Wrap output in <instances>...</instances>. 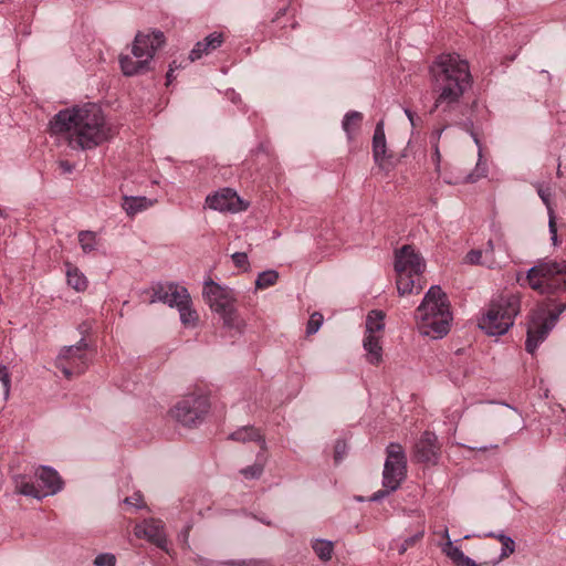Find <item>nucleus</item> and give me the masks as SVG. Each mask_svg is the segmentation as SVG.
<instances>
[{
    "instance_id": "50",
    "label": "nucleus",
    "mask_w": 566,
    "mask_h": 566,
    "mask_svg": "<svg viewBox=\"0 0 566 566\" xmlns=\"http://www.w3.org/2000/svg\"><path fill=\"white\" fill-rule=\"evenodd\" d=\"M172 73H174L172 65H169V70H168V72H167V74H166V81H167V83H166V84H167V85L171 84V83H172V81H174V78H175V77H174V75H172Z\"/></svg>"
},
{
    "instance_id": "29",
    "label": "nucleus",
    "mask_w": 566,
    "mask_h": 566,
    "mask_svg": "<svg viewBox=\"0 0 566 566\" xmlns=\"http://www.w3.org/2000/svg\"><path fill=\"white\" fill-rule=\"evenodd\" d=\"M361 119L363 114L356 111H350L344 116L342 127L349 140L353 139L354 133L358 129Z\"/></svg>"
},
{
    "instance_id": "33",
    "label": "nucleus",
    "mask_w": 566,
    "mask_h": 566,
    "mask_svg": "<svg viewBox=\"0 0 566 566\" xmlns=\"http://www.w3.org/2000/svg\"><path fill=\"white\" fill-rule=\"evenodd\" d=\"M78 242L84 253H91L97 249V235L93 231H81Z\"/></svg>"
},
{
    "instance_id": "25",
    "label": "nucleus",
    "mask_w": 566,
    "mask_h": 566,
    "mask_svg": "<svg viewBox=\"0 0 566 566\" xmlns=\"http://www.w3.org/2000/svg\"><path fill=\"white\" fill-rule=\"evenodd\" d=\"M537 193L548 209V214H549L548 229H549V233H551V240H552L553 244L556 245L558 242L557 226H556L554 211L549 206L551 190H549V188L539 187L537 189Z\"/></svg>"
},
{
    "instance_id": "23",
    "label": "nucleus",
    "mask_w": 566,
    "mask_h": 566,
    "mask_svg": "<svg viewBox=\"0 0 566 566\" xmlns=\"http://www.w3.org/2000/svg\"><path fill=\"white\" fill-rule=\"evenodd\" d=\"M229 438L240 442L258 441L261 443V447L265 449V440L261 436L260 431L252 426L242 427L235 430L229 436Z\"/></svg>"
},
{
    "instance_id": "1",
    "label": "nucleus",
    "mask_w": 566,
    "mask_h": 566,
    "mask_svg": "<svg viewBox=\"0 0 566 566\" xmlns=\"http://www.w3.org/2000/svg\"><path fill=\"white\" fill-rule=\"evenodd\" d=\"M430 75L436 96L431 112L439 111L447 125H464L469 112L464 94L473 83L469 63L458 54H442L431 64Z\"/></svg>"
},
{
    "instance_id": "27",
    "label": "nucleus",
    "mask_w": 566,
    "mask_h": 566,
    "mask_svg": "<svg viewBox=\"0 0 566 566\" xmlns=\"http://www.w3.org/2000/svg\"><path fill=\"white\" fill-rule=\"evenodd\" d=\"M177 310L184 325H195L198 321L197 312L192 308L191 296H189L185 302L180 301Z\"/></svg>"
},
{
    "instance_id": "36",
    "label": "nucleus",
    "mask_w": 566,
    "mask_h": 566,
    "mask_svg": "<svg viewBox=\"0 0 566 566\" xmlns=\"http://www.w3.org/2000/svg\"><path fill=\"white\" fill-rule=\"evenodd\" d=\"M0 388L1 394L4 400L9 398L10 395V386H11V379L10 375L7 371V367L0 364Z\"/></svg>"
},
{
    "instance_id": "45",
    "label": "nucleus",
    "mask_w": 566,
    "mask_h": 566,
    "mask_svg": "<svg viewBox=\"0 0 566 566\" xmlns=\"http://www.w3.org/2000/svg\"><path fill=\"white\" fill-rule=\"evenodd\" d=\"M423 536V531L421 532H418L417 534H415L413 536H410L408 538H406L403 541V543L400 545V547L398 548V553L400 555H402L403 553H406V551L413 546L419 539H421Z\"/></svg>"
},
{
    "instance_id": "30",
    "label": "nucleus",
    "mask_w": 566,
    "mask_h": 566,
    "mask_svg": "<svg viewBox=\"0 0 566 566\" xmlns=\"http://www.w3.org/2000/svg\"><path fill=\"white\" fill-rule=\"evenodd\" d=\"M385 314L381 311L373 310L368 313L366 318V333L368 334H376V332H380L385 327Z\"/></svg>"
},
{
    "instance_id": "39",
    "label": "nucleus",
    "mask_w": 566,
    "mask_h": 566,
    "mask_svg": "<svg viewBox=\"0 0 566 566\" xmlns=\"http://www.w3.org/2000/svg\"><path fill=\"white\" fill-rule=\"evenodd\" d=\"M448 125L446 124V126L441 129H437L432 133V147H433V160L436 163V166H437V169L439 168V165H440V159H441V155H440V150H439V146H438V143H439V139L442 135V132L443 129L447 127Z\"/></svg>"
},
{
    "instance_id": "31",
    "label": "nucleus",
    "mask_w": 566,
    "mask_h": 566,
    "mask_svg": "<svg viewBox=\"0 0 566 566\" xmlns=\"http://www.w3.org/2000/svg\"><path fill=\"white\" fill-rule=\"evenodd\" d=\"M67 284L77 292H82L87 287V280L82 272L75 266L69 265L66 271Z\"/></svg>"
},
{
    "instance_id": "26",
    "label": "nucleus",
    "mask_w": 566,
    "mask_h": 566,
    "mask_svg": "<svg viewBox=\"0 0 566 566\" xmlns=\"http://www.w3.org/2000/svg\"><path fill=\"white\" fill-rule=\"evenodd\" d=\"M201 565L203 566H266V563L261 559H230V560H210V559H201Z\"/></svg>"
},
{
    "instance_id": "9",
    "label": "nucleus",
    "mask_w": 566,
    "mask_h": 566,
    "mask_svg": "<svg viewBox=\"0 0 566 566\" xmlns=\"http://www.w3.org/2000/svg\"><path fill=\"white\" fill-rule=\"evenodd\" d=\"M38 485L29 481L24 475H18L14 479L15 491L19 494L42 500L49 495H54L63 488V481L54 469L43 465L35 471Z\"/></svg>"
},
{
    "instance_id": "34",
    "label": "nucleus",
    "mask_w": 566,
    "mask_h": 566,
    "mask_svg": "<svg viewBox=\"0 0 566 566\" xmlns=\"http://www.w3.org/2000/svg\"><path fill=\"white\" fill-rule=\"evenodd\" d=\"M279 273L275 270H266L260 273L255 280L256 289H268L276 283Z\"/></svg>"
},
{
    "instance_id": "19",
    "label": "nucleus",
    "mask_w": 566,
    "mask_h": 566,
    "mask_svg": "<svg viewBox=\"0 0 566 566\" xmlns=\"http://www.w3.org/2000/svg\"><path fill=\"white\" fill-rule=\"evenodd\" d=\"M421 275L409 274L407 272L397 273V291L399 295L403 296L411 293H420L422 285L420 284Z\"/></svg>"
},
{
    "instance_id": "43",
    "label": "nucleus",
    "mask_w": 566,
    "mask_h": 566,
    "mask_svg": "<svg viewBox=\"0 0 566 566\" xmlns=\"http://www.w3.org/2000/svg\"><path fill=\"white\" fill-rule=\"evenodd\" d=\"M347 453V444L344 440H337L334 447V460L339 463Z\"/></svg>"
},
{
    "instance_id": "24",
    "label": "nucleus",
    "mask_w": 566,
    "mask_h": 566,
    "mask_svg": "<svg viewBox=\"0 0 566 566\" xmlns=\"http://www.w3.org/2000/svg\"><path fill=\"white\" fill-rule=\"evenodd\" d=\"M151 202L146 197H123L122 208L127 216L134 217L138 212L146 210Z\"/></svg>"
},
{
    "instance_id": "49",
    "label": "nucleus",
    "mask_w": 566,
    "mask_h": 566,
    "mask_svg": "<svg viewBox=\"0 0 566 566\" xmlns=\"http://www.w3.org/2000/svg\"><path fill=\"white\" fill-rule=\"evenodd\" d=\"M566 304L559 305L555 311L546 312V315H557V318L559 315L565 311Z\"/></svg>"
},
{
    "instance_id": "41",
    "label": "nucleus",
    "mask_w": 566,
    "mask_h": 566,
    "mask_svg": "<svg viewBox=\"0 0 566 566\" xmlns=\"http://www.w3.org/2000/svg\"><path fill=\"white\" fill-rule=\"evenodd\" d=\"M94 565L95 566H115L116 558L113 554H109V553L98 554L94 559Z\"/></svg>"
},
{
    "instance_id": "35",
    "label": "nucleus",
    "mask_w": 566,
    "mask_h": 566,
    "mask_svg": "<svg viewBox=\"0 0 566 566\" xmlns=\"http://www.w3.org/2000/svg\"><path fill=\"white\" fill-rule=\"evenodd\" d=\"M442 552L454 563L455 566H460L459 562L464 553L458 546H454L452 541L446 542L442 546Z\"/></svg>"
},
{
    "instance_id": "4",
    "label": "nucleus",
    "mask_w": 566,
    "mask_h": 566,
    "mask_svg": "<svg viewBox=\"0 0 566 566\" xmlns=\"http://www.w3.org/2000/svg\"><path fill=\"white\" fill-rule=\"evenodd\" d=\"M165 43V35L159 30L148 33L138 32L132 46V53L136 61L129 55H120L119 64L126 76L144 74L150 69V62L156 51Z\"/></svg>"
},
{
    "instance_id": "48",
    "label": "nucleus",
    "mask_w": 566,
    "mask_h": 566,
    "mask_svg": "<svg viewBox=\"0 0 566 566\" xmlns=\"http://www.w3.org/2000/svg\"><path fill=\"white\" fill-rule=\"evenodd\" d=\"M60 168L64 174H71L74 169V166L67 160H62L60 161Z\"/></svg>"
},
{
    "instance_id": "12",
    "label": "nucleus",
    "mask_w": 566,
    "mask_h": 566,
    "mask_svg": "<svg viewBox=\"0 0 566 566\" xmlns=\"http://www.w3.org/2000/svg\"><path fill=\"white\" fill-rule=\"evenodd\" d=\"M556 322L557 315H546L545 311H537L531 316L525 342L527 353H535L539 344L546 339Z\"/></svg>"
},
{
    "instance_id": "13",
    "label": "nucleus",
    "mask_w": 566,
    "mask_h": 566,
    "mask_svg": "<svg viewBox=\"0 0 566 566\" xmlns=\"http://www.w3.org/2000/svg\"><path fill=\"white\" fill-rule=\"evenodd\" d=\"M426 263L422 256L415 251L412 245L406 244L395 253L396 273L407 272L409 274L422 275Z\"/></svg>"
},
{
    "instance_id": "6",
    "label": "nucleus",
    "mask_w": 566,
    "mask_h": 566,
    "mask_svg": "<svg viewBox=\"0 0 566 566\" xmlns=\"http://www.w3.org/2000/svg\"><path fill=\"white\" fill-rule=\"evenodd\" d=\"M528 286L541 294L566 290V261H539L526 273Z\"/></svg>"
},
{
    "instance_id": "28",
    "label": "nucleus",
    "mask_w": 566,
    "mask_h": 566,
    "mask_svg": "<svg viewBox=\"0 0 566 566\" xmlns=\"http://www.w3.org/2000/svg\"><path fill=\"white\" fill-rule=\"evenodd\" d=\"M486 536H489V537H496L501 542V544H502L501 554H500L497 559L492 562L493 566H495L502 559L509 557L510 555H512L515 552V542H514V539L512 537H510V536H507L505 534H497V535H495L494 533H489V534H486Z\"/></svg>"
},
{
    "instance_id": "51",
    "label": "nucleus",
    "mask_w": 566,
    "mask_h": 566,
    "mask_svg": "<svg viewBox=\"0 0 566 566\" xmlns=\"http://www.w3.org/2000/svg\"><path fill=\"white\" fill-rule=\"evenodd\" d=\"M169 65H172L174 71L181 67L180 64H177V61H172Z\"/></svg>"
},
{
    "instance_id": "53",
    "label": "nucleus",
    "mask_w": 566,
    "mask_h": 566,
    "mask_svg": "<svg viewBox=\"0 0 566 566\" xmlns=\"http://www.w3.org/2000/svg\"><path fill=\"white\" fill-rule=\"evenodd\" d=\"M260 521H261L262 523H264L265 525H268V526H271V525H272V523H271L270 521H266V520H263V518H260Z\"/></svg>"
},
{
    "instance_id": "5",
    "label": "nucleus",
    "mask_w": 566,
    "mask_h": 566,
    "mask_svg": "<svg viewBox=\"0 0 566 566\" xmlns=\"http://www.w3.org/2000/svg\"><path fill=\"white\" fill-rule=\"evenodd\" d=\"M521 311V300L515 294L501 295L493 300L479 321V327L488 335H504L514 324Z\"/></svg>"
},
{
    "instance_id": "10",
    "label": "nucleus",
    "mask_w": 566,
    "mask_h": 566,
    "mask_svg": "<svg viewBox=\"0 0 566 566\" xmlns=\"http://www.w3.org/2000/svg\"><path fill=\"white\" fill-rule=\"evenodd\" d=\"M210 408V402L205 395H189L179 400L171 409L172 417L185 427L200 424Z\"/></svg>"
},
{
    "instance_id": "11",
    "label": "nucleus",
    "mask_w": 566,
    "mask_h": 566,
    "mask_svg": "<svg viewBox=\"0 0 566 566\" xmlns=\"http://www.w3.org/2000/svg\"><path fill=\"white\" fill-rule=\"evenodd\" d=\"M87 347L88 344L82 338L75 345L64 346L60 350L54 364L65 378L71 379L74 375H81L86 370L88 366Z\"/></svg>"
},
{
    "instance_id": "7",
    "label": "nucleus",
    "mask_w": 566,
    "mask_h": 566,
    "mask_svg": "<svg viewBox=\"0 0 566 566\" xmlns=\"http://www.w3.org/2000/svg\"><path fill=\"white\" fill-rule=\"evenodd\" d=\"M202 295L209 307L221 316L224 327L240 329L233 290L209 280L205 282Z\"/></svg>"
},
{
    "instance_id": "2",
    "label": "nucleus",
    "mask_w": 566,
    "mask_h": 566,
    "mask_svg": "<svg viewBox=\"0 0 566 566\" xmlns=\"http://www.w3.org/2000/svg\"><path fill=\"white\" fill-rule=\"evenodd\" d=\"M49 126L54 135L69 134L70 143L84 150L97 147L115 134L102 108L93 103L60 111Z\"/></svg>"
},
{
    "instance_id": "44",
    "label": "nucleus",
    "mask_w": 566,
    "mask_h": 566,
    "mask_svg": "<svg viewBox=\"0 0 566 566\" xmlns=\"http://www.w3.org/2000/svg\"><path fill=\"white\" fill-rule=\"evenodd\" d=\"M465 260L470 264H479L485 265L483 251L481 250H471L467 253Z\"/></svg>"
},
{
    "instance_id": "55",
    "label": "nucleus",
    "mask_w": 566,
    "mask_h": 566,
    "mask_svg": "<svg viewBox=\"0 0 566 566\" xmlns=\"http://www.w3.org/2000/svg\"><path fill=\"white\" fill-rule=\"evenodd\" d=\"M0 214H2V210L0 209Z\"/></svg>"
},
{
    "instance_id": "17",
    "label": "nucleus",
    "mask_w": 566,
    "mask_h": 566,
    "mask_svg": "<svg viewBox=\"0 0 566 566\" xmlns=\"http://www.w3.org/2000/svg\"><path fill=\"white\" fill-rule=\"evenodd\" d=\"M223 43V34L220 32H212L207 35L202 41H198L195 48L190 51L188 61L195 62L203 55H208Z\"/></svg>"
},
{
    "instance_id": "3",
    "label": "nucleus",
    "mask_w": 566,
    "mask_h": 566,
    "mask_svg": "<svg viewBox=\"0 0 566 566\" xmlns=\"http://www.w3.org/2000/svg\"><path fill=\"white\" fill-rule=\"evenodd\" d=\"M420 334L432 339L446 336L450 331L452 314L447 294L439 285L431 286L416 311Z\"/></svg>"
},
{
    "instance_id": "16",
    "label": "nucleus",
    "mask_w": 566,
    "mask_h": 566,
    "mask_svg": "<svg viewBox=\"0 0 566 566\" xmlns=\"http://www.w3.org/2000/svg\"><path fill=\"white\" fill-rule=\"evenodd\" d=\"M206 203L213 210L234 212L241 210L242 201L234 190L223 188L214 195L208 196Z\"/></svg>"
},
{
    "instance_id": "22",
    "label": "nucleus",
    "mask_w": 566,
    "mask_h": 566,
    "mask_svg": "<svg viewBox=\"0 0 566 566\" xmlns=\"http://www.w3.org/2000/svg\"><path fill=\"white\" fill-rule=\"evenodd\" d=\"M142 534L149 541L159 544L163 541V523L154 518L145 520L142 526L136 527V535L140 536Z\"/></svg>"
},
{
    "instance_id": "32",
    "label": "nucleus",
    "mask_w": 566,
    "mask_h": 566,
    "mask_svg": "<svg viewBox=\"0 0 566 566\" xmlns=\"http://www.w3.org/2000/svg\"><path fill=\"white\" fill-rule=\"evenodd\" d=\"M312 548L321 560L327 562L332 558L334 545L331 541L315 539Z\"/></svg>"
},
{
    "instance_id": "14",
    "label": "nucleus",
    "mask_w": 566,
    "mask_h": 566,
    "mask_svg": "<svg viewBox=\"0 0 566 566\" xmlns=\"http://www.w3.org/2000/svg\"><path fill=\"white\" fill-rule=\"evenodd\" d=\"M150 303L161 302L170 307H178L179 302L190 296L188 290L172 282L157 283L153 286Z\"/></svg>"
},
{
    "instance_id": "21",
    "label": "nucleus",
    "mask_w": 566,
    "mask_h": 566,
    "mask_svg": "<svg viewBox=\"0 0 566 566\" xmlns=\"http://www.w3.org/2000/svg\"><path fill=\"white\" fill-rule=\"evenodd\" d=\"M363 346L367 353L366 357L368 363L378 365L382 359V347L380 345L379 336L376 334L365 335Z\"/></svg>"
},
{
    "instance_id": "40",
    "label": "nucleus",
    "mask_w": 566,
    "mask_h": 566,
    "mask_svg": "<svg viewBox=\"0 0 566 566\" xmlns=\"http://www.w3.org/2000/svg\"><path fill=\"white\" fill-rule=\"evenodd\" d=\"M240 472L245 479H259L263 473V465L260 463H254L242 469Z\"/></svg>"
},
{
    "instance_id": "38",
    "label": "nucleus",
    "mask_w": 566,
    "mask_h": 566,
    "mask_svg": "<svg viewBox=\"0 0 566 566\" xmlns=\"http://www.w3.org/2000/svg\"><path fill=\"white\" fill-rule=\"evenodd\" d=\"M323 315L318 312H315L311 315L307 325H306V334L313 335L318 332L323 324Z\"/></svg>"
},
{
    "instance_id": "46",
    "label": "nucleus",
    "mask_w": 566,
    "mask_h": 566,
    "mask_svg": "<svg viewBox=\"0 0 566 566\" xmlns=\"http://www.w3.org/2000/svg\"><path fill=\"white\" fill-rule=\"evenodd\" d=\"M142 500H143L142 494L139 492H137V493H134V495L126 497L125 503L128 505H133L135 507H142Z\"/></svg>"
},
{
    "instance_id": "37",
    "label": "nucleus",
    "mask_w": 566,
    "mask_h": 566,
    "mask_svg": "<svg viewBox=\"0 0 566 566\" xmlns=\"http://www.w3.org/2000/svg\"><path fill=\"white\" fill-rule=\"evenodd\" d=\"M484 263L488 268H493L496 264V260L494 256L495 244L492 240H489L483 249Z\"/></svg>"
},
{
    "instance_id": "18",
    "label": "nucleus",
    "mask_w": 566,
    "mask_h": 566,
    "mask_svg": "<svg viewBox=\"0 0 566 566\" xmlns=\"http://www.w3.org/2000/svg\"><path fill=\"white\" fill-rule=\"evenodd\" d=\"M373 156L375 163L384 168V161L387 158V144L384 128V120L376 124L373 136Z\"/></svg>"
},
{
    "instance_id": "47",
    "label": "nucleus",
    "mask_w": 566,
    "mask_h": 566,
    "mask_svg": "<svg viewBox=\"0 0 566 566\" xmlns=\"http://www.w3.org/2000/svg\"><path fill=\"white\" fill-rule=\"evenodd\" d=\"M405 114L408 117V119L413 128L417 127L421 123L420 117L417 116V114L413 113L411 109L405 108Z\"/></svg>"
},
{
    "instance_id": "8",
    "label": "nucleus",
    "mask_w": 566,
    "mask_h": 566,
    "mask_svg": "<svg viewBox=\"0 0 566 566\" xmlns=\"http://www.w3.org/2000/svg\"><path fill=\"white\" fill-rule=\"evenodd\" d=\"M382 471V490L375 492L370 501L377 502L399 489L406 478L407 459L403 448L399 443H390Z\"/></svg>"
},
{
    "instance_id": "15",
    "label": "nucleus",
    "mask_w": 566,
    "mask_h": 566,
    "mask_svg": "<svg viewBox=\"0 0 566 566\" xmlns=\"http://www.w3.org/2000/svg\"><path fill=\"white\" fill-rule=\"evenodd\" d=\"M440 447L433 432L424 431L413 447V458L417 462L436 464Z\"/></svg>"
},
{
    "instance_id": "54",
    "label": "nucleus",
    "mask_w": 566,
    "mask_h": 566,
    "mask_svg": "<svg viewBox=\"0 0 566 566\" xmlns=\"http://www.w3.org/2000/svg\"><path fill=\"white\" fill-rule=\"evenodd\" d=\"M486 449H488L486 447L480 448V450H482V451H486Z\"/></svg>"
},
{
    "instance_id": "20",
    "label": "nucleus",
    "mask_w": 566,
    "mask_h": 566,
    "mask_svg": "<svg viewBox=\"0 0 566 566\" xmlns=\"http://www.w3.org/2000/svg\"><path fill=\"white\" fill-rule=\"evenodd\" d=\"M472 126H473V124L471 120H468V123H464L465 130L470 133L475 145L479 147V160L476 163L474 171L469 174L467 177V180L469 182L478 181L479 179L485 177L486 172H488L486 163L482 160V149H481L480 139H479L478 135L473 132Z\"/></svg>"
},
{
    "instance_id": "42",
    "label": "nucleus",
    "mask_w": 566,
    "mask_h": 566,
    "mask_svg": "<svg viewBox=\"0 0 566 566\" xmlns=\"http://www.w3.org/2000/svg\"><path fill=\"white\" fill-rule=\"evenodd\" d=\"M234 265L243 271L249 268L248 254L245 252H235L231 255Z\"/></svg>"
},
{
    "instance_id": "52",
    "label": "nucleus",
    "mask_w": 566,
    "mask_h": 566,
    "mask_svg": "<svg viewBox=\"0 0 566 566\" xmlns=\"http://www.w3.org/2000/svg\"><path fill=\"white\" fill-rule=\"evenodd\" d=\"M443 537L447 538V541H451L448 528L444 530Z\"/></svg>"
}]
</instances>
